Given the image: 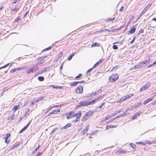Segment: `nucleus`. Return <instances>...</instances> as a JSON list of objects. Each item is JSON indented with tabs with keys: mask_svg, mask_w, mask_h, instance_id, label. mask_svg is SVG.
<instances>
[{
	"mask_svg": "<svg viewBox=\"0 0 156 156\" xmlns=\"http://www.w3.org/2000/svg\"><path fill=\"white\" fill-rule=\"evenodd\" d=\"M93 112L92 111H89L87 112L85 114L83 115L82 120L85 121L90 116L93 114Z\"/></svg>",
	"mask_w": 156,
	"mask_h": 156,
	"instance_id": "obj_1",
	"label": "nucleus"
},
{
	"mask_svg": "<svg viewBox=\"0 0 156 156\" xmlns=\"http://www.w3.org/2000/svg\"><path fill=\"white\" fill-rule=\"evenodd\" d=\"M119 78V76L117 74H113L109 78V80L111 82H113Z\"/></svg>",
	"mask_w": 156,
	"mask_h": 156,
	"instance_id": "obj_2",
	"label": "nucleus"
},
{
	"mask_svg": "<svg viewBox=\"0 0 156 156\" xmlns=\"http://www.w3.org/2000/svg\"><path fill=\"white\" fill-rule=\"evenodd\" d=\"M133 110V107L131 108H129L127 109L126 111H124L123 112L124 113V114H120V115H118L117 116H116L115 118V119L119 118L120 117H122L123 116H125L126 115V113L128 111H132Z\"/></svg>",
	"mask_w": 156,
	"mask_h": 156,
	"instance_id": "obj_3",
	"label": "nucleus"
},
{
	"mask_svg": "<svg viewBox=\"0 0 156 156\" xmlns=\"http://www.w3.org/2000/svg\"><path fill=\"white\" fill-rule=\"evenodd\" d=\"M83 89L82 86H79L76 88V92L77 94H81L82 93Z\"/></svg>",
	"mask_w": 156,
	"mask_h": 156,
	"instance_id": "obj_4",
	"label": "nucleus"
},
{
	"mask_svg": "<svg viewBox=\"0 0 156 156\" xmlns=\"http://www.w3.org/2000/svg\"><path fill=\"white\" fill-rule=\"evenodd\" d=\"M150 60V59H149L148 60H147L144 61L142 62H140L138 64V66L139 67H142L143 66H145V65L148 63H149V61Z\"/></svg>",
	"mask_w": 156,
	"mask_h": 156,
	"instance_id": "obj_5",
	"label": "nucleus"
},
{
	"mask_svg": "<svg viewBox=\"0 0 156 156\" xmlns=\"http://www.w3.org/2000/svg\"><path fill=\"white\" fill-rule=\"evenodd\" d=\"M133 95V94H130L129 95H127L126 96L123 97L121 99V101H125L127 98H129Z\"/></svg>",
	"mask_w": 156,
	"mask_h": 156,
	"instance_id": "obj_6",
	"label": "nucleus"
},
{
	"mask_svg": "<svg viewBox=\"0 0 156 156\" xmlns=\"http://www.w3.org/2000/svg\"><path fill=\"white\" fill-rule=\"evenodd\" d=\"M10 134L9 133L6 134L4 137L5 141V142L7 144H9L10 142V140L8 139L9 138L10 136Z\"/></svg>",
	"mask_w": 156,
	"mask_h": 156,
	"instance_id": "obj_7",
	"label": "nucleus"
},
{
	"mask_svg": "<svg viewBox=\"0 0 156 156\" xmlns=\"http://www.w3.org/2000/svg\"><path fill=\"white\" fill-rule=\"evenodd\" d=\"M150 86V84H146L144 85L141 88V89L140 90V92L142 91V90H144L147 89Z\"/></svg>",
	"mask_w": 156,
	"mask_h": 156,
	"instance_id": "obj_8",
	"label": "nucleus"
},
{
	"mask_svg": "<svg viewBox=\"0 0 156 156\" xmlns=\"http://www.w3.org/2000/svg\"><path fill=\"white\" fill-rule=\"evenodd\" d=\"M135 25L133 27L130 29V30H129L128 34H133L135 32L136 29V27H135Z\"/></svg>",
	"mask_w": 156,
	"mask_h": 156,
	"instance_id": "obj_9",
	"label": "nucleus"
},
{
	"mask_svg": "<svg viewBox=\"0 0 156 156\" xmlns=\"http://www.w3.org/2000/svg\"><path fill=\"white\" fill-rule=\"evenodd\" d=\"M43 63V62H40L39 63H37L36 66H34V67H33L32 68V69H33V70L34 71V72H35L36 71H37L38 69V67H37V66H38L40 64H42Z\"/></svg>",
	"mask_w": 156,
	"mask_h": 156,
	"instance_id": "obj_10",
	"label": "nucleus"
},
{
	"mask_svg": "<svg viewBox=\"0 0 156 156\" xmlns=\"http://www.w3.org/2000/svg\"><path fill=\"white\" fill-rule=\"evenodd\" d=\"M79 106H85L88 105V103L86 102L85 101H83L80 102L79 103Z\"/></svg>",
	"mask_w": 156,
	"mask_h": 156,
	"instance_id": "obj_11",
	"label": "nucleus"
},
{
	"mask_svg": "<svg viewBox=\"0 0 156 156\" xmlns=\"http://www.w3.org/2000/svg\"><path fill=\"white\" fill-rule=\"evenodd\" d=\"M23 69V68H15L14 69H12L10 70V72L11 73H14L15 72L18 71V70H19V69Z\"/></svg>",
	"mask_w": 156,
	"mask_h": 156,
	"instance_id": "obj_12",
	"label": "nucleus"
},
{
	"mask_svg": "<svg viewBox=\"0 0 156 156\" xmlns=\"http://www.w3.org/2000/svg\"><path fill=\"white\" fill-rule=\"evenodd\" d=\"M147 10V9H146V8L145 9H144L143 10V11L139 15L137 19H139L140 17L142 16L146 12Z\"/></svg>",
	"mask_w": 156,
	"mask_h": 156,
	"instance_id": "obj_13",
	"label": "nucleus"
},
{
	"mask_svg": "<svg viewBox=\"0 0 156 156\" xmlns=\"http://www.w3.org/2000/svg\"><path fill=\"white\" fill-rule=\"evenodd\" d=\"M20 109V107L19 105H15L12 108L13 111L15 112L17 109Z\"/></svg>",
	"mask_w": 156,
	"mask_h": 156,
	"instance_id": "obj_14",
	"label": "nucleus"
},
{
	"mask_svg": "<svg viewBox=\"0 0 156 156\" xmlns=\"http://www.w3.org/2000/svg\"><path fill=\"white\" fill-rule=\"evenodd\" d=\"M96 101H97V100H96V98H95L93 100L90 102H87L88 105H89L91 104H94Z\"/></svg>",
	"mask_w": 156,
	"mask_h": 156,
	"instance_id": "obj_15",
	"label": "nucleus"
},
{
	"mask_svg": "<svg viewBox=\"0 0 156 156\" xmlns=\"http://www.w3.org/2000/svg\"><path fill=\"white\" fill-rule=\"evenodd\" d=\"M152 100V99L149 98L146 100L144 103V104L145 105L147 104L150 101H151Z\"/></svg>",
	"mask_w": 156,
	"mask_h": 156,
	"instance_id": "obj_16",
	"label": "nucleus"
},
{
	"mask_svg": "<svg viewBox=\"0 0 156 156\" xmlns=\"http://www.w3.org/2000/svg\"><path fill=\"white\" fill-rule=\"evenodd\" d=\"M71 125V123H68L65 126H64L62 127V129H66L68 128V127H70Z\"/></svg>",
	"mask_w": 156,
	"mask_h": 156,
	"instance_id": "obj_17",
	"label": "nucleus"
},
{
	"mask_svg": "<svg viewBox=\"0 0 156 156\" xmlns=\"http://www.w3.org/2000/svg\"><path fill=\"white\" fill-rule=\"evenodd\" d=\"M78 83H79V82H74L71 83L70 85L72 86H76Z\"/></svg>",
	"mask_w": 156,
	"mask_h": 156,
	"instance_id": "obj_18",
	"label": "nucleus"
},
{
	"mask_svg": "<svg viewBox=\"0 0 156 156\" xmlns=\"http://www.w3.org/2000/svg\"><path fill=\"white\" fill-rule=\"evenodd\" d=\"M76 52L74 53L72 55H71L67 58V60L69 61L71 60L72 58V57L75 54Z\"/></svg>",
	"mask_w": 156,
	"mask_h": 156,
	"instance_id": "obj_19",
	"label": "nucleus"
},
{
	"mask_svg": "<svg viewBox=\"0 0 156 156\" xmlns=\"http://www.w3.org/2000/svg\"><path fill=\"white\" fill-rule=\"evenodd\" d=\"M38 79L40 81H42L44 80V78L43 76H39L38 77Z\"/></svg>",
	"mask_w": 156,
	"mask_h": 156,
	"instance_id": "obj_20",
	"label": "nucleus"
},
{
	"mask_svg": "<svg viewBox=\"0 0 156 156\" xmlns=\"http://www.w3.org/2000/svg\"><path fill=\"white\" fill-rule=\"evenodd\" d=\"M89 128V125H87L85 129L83 130V132L84 133H85L87 132V131Z\"/></svg>",
	"mask_w": 156,
	"mask_h": 156,
	"instance_id": "obj_21",
	"label": "nucleus"
},
{
	"mask_svg": "<svg viewBox=\"0 0 156 156\" xmlns=\"http://www.w3.org/2000/svg\"><path fill=\"white\" fill-rule=\"evenodd\" d=\"M69 114H70L72 118H73L76 115V113H74L73 112H70Z\"/></svg>",
	"mask_w": 156,
	"mask_h": 156,
	"instance_id": "obj_22",
	"label": "nucleus"
},
{
	"mask_svg": "<svg viewBox=\"0 0 156 156\" xmlns=\"http://www.w3.org/2000/svg\"><path fill=\"white\" fill-rule=\"evenodd\" d=\"M99 46V44L97 43V42H95L94 43H93L92 44V45H91V47H92L94 46Z\"/></svg>",
	"mask_w": 156,
	"mask_h": 156,
	"instance_id": "obj_23",
	"label": "nucleus"
},
{
	"mask_svg": "<svg viewBox=\"0 0 156 156\" xmlns=\"http://www.w3.org/2000/svg\"><path fill=\"white\" fill-rule=\"evenodd\" d=\"M101 91H102V90L101 89H100L98 90L96 92H95L94 93V94H91V95H95L97 94H98V93H100V92H101Z\"/></svg>",
	"mask_w": 156,
	"mask_h": 156,
	"instance_id": "obj_24",
	"label": "nucleus"
},
{
	"mask_svg": "<svg viewBox=\"0 0 156 156\" xmlns=\"http://www.w3.org/2000/svg\"><path fill=\"white\" fill-rule=\"evenodd\" d=\"M30 124V121L27 124V125L25 127H24L23 129V130H25L29 126Z\"/></svg>",
	"mask_w": 156,
	"mask_h": 156,
	"instance_id": "obj_25",
	"label": "nucleus"
},
{
	"mask_svg": "<svg viewBox=\"0 0 156 156\" xmlns=\"http://www.w3.org/2000/svg\"><path fill=\"white\" fill-rule=\"evenodd\" d=\"M30 124V121L27 124V125L25 127H24L23 129V130H25L29 126Z\"/></svg>",
	"mask_w": 156,
	"mask_h": 156,
	"instance_id": "obj_26",
	"label": "nucleus"
},
{
	"mask_svg": "<svg viewBox=\"0 0 156 156\" xmlns=\"http://www.w3.org/2000/svg\"><path fill=\"white\" fill-rule=\"evenodd\" d=\"M50 86L51 87H53V88H56V89H58V88L61 89L62 88L61 87H60V86H54L53 85H51Z\"/></svg>",
	"mask_w": 156,
	"mask_h": 156,
	"instance_id": "obj_27",
	"label": "nucleus"
},
{
	"mask_svg": "<svg viewBox=\"0 0 156 156\" xmlns=\"http://www.w3.org/2000/svg\"><path fill=\"white\" fill-rule=\"evenodd\" d=\"M81 115V112H78L76 114V117L79 118V119L80 117V116Z\"/></svg>",
	"mask_w": 156,
	"mask_h": 156,
	"instance_id": "obj_28",
	"label": "nucleus"
},
{
	"mask_svg": "<svg viewBox=\"0 0 156 156\" xmlns=\"http://www.w3.org/2000/svg\"><path fill=\"white\" fill-rule=\"evenodd\" d=\"M34 72V71L33 70V69H32V68H31V69H28L27 71V73L28 74H29L30 73H33Z\"/></svg>",
	"mask_w": 156,
	"mask_h": 156,
	"instance_id": "obj_29",
	"label": "nucleus"
},
{
	"mask_svg": "<svg viewBox=\"0 0 156 156\" xmlns=\"http://www.w3.org/2000/svg\"><path fill=\"white\" fill-rule=\"evenodd\" d=\"M19 9L17 8H15L14 9H12L11 10V12H16Z\"/></svg>",
	"mask_w": 156,
	"mask_h": 156,
	"instance_id": "obj_30",
	"label": "nucleus"
},
{
	"mask_svg": "<svg viewBox=\"0 0 156 156\" xmlns=\"http://www.w3.org/2000/svg\"><path fill=\"white\" fill-rule=\"evenodd\" d=\"M10 64V63H9L8 64H6V65H5V66H3L2 67L0 68V69L4 68L6 67H7Z\"/></svg>",
	"mask_w": 156,
	"mask_h": 156,
	"instance_id": "obj_31",
	"label": "nucleus"
},
{
	"mask_svg": "<svg viewBox=\"0 0 156 156\" xmlns=\"http://www.w3.org/2000/svg\"><path fill=\"white\" fill-rule=\"evenodd\" d=\"M56 113V111H55V110H54L52 111L49 114H48V115H50L51 114H55Z\"/></svg>",
	"mask_w": 156,
	"mask_h": 156,
	"instance_id": "obj_32",
	"label": "nucleus"
},
{
	"mask_svg": "<svg viewBox=\"0 0 156 156\" xmlns=\"http://www.w3.org/2000/svg\"><path fill=\"white\" fill-rule=\"evenodd\" d=\"M156 64V61H155L153 63V64H151V65H148L147 66V67L148 68H149L150 67H151V66H153V65H155V64Z\"/></svg>",
	"mask_w": 156,
	"mask_h": 156,
	"instance_id": "obj_33",
	"label": "nucleus"
},
{
	"mask_svg": "<svg viewBox=\"0 0 156 156\" xmlns=\"http://www.w3.org/2000/svg\"><path fill=\"white\" fill-rule=\"evenodd\" d=\"M58 130V128H56L55 129H54L51 131V133H50L51 134H52L53 133H54L56 130Z\"/></svg>",
	"mask_w": 156,
	"mask_h": 156,
	"instance_id": "obj_34",
	"label": "nucleus"
},
{
	"mask_svg": "<svg viewBox=\"0 0 156 156\" xmlns=\"http://www.w3.org/2000/svg\"><path fill=\"white\" fill-rule=\"evenodd\" d=\"M104 96V95H103V96H101L98 97H97V98H96V100H99L100 99H101L103 98Z\"/></svg>",
	"mask_w": 156,
	"mask_h": 156,
	"instance_id": "obj_35",
	"label": "nucleus"
},
{
	"mask_svg": "<svg viewBox=\"0 0 156 156\" xmlns=\"http://www.w3.org/2000/svg\"><path fill=\"white\" fill-rule=\"evenodd\" d=\"M52 46H49V47L43 50V51H45L49 50L51 48Z\"/></svg>",
	"mask_w": 156,
	"mask_h": 156,
	"instance_id": "obj_36",
	"label": "nucleus"
},
{
	"mask_svg": "<svg viewBox=\"0 0 156 156\" xmlns=\"http://www.w3.org/2000/svg\"><path fill=\"white\" fill-rule=\"evenodd\" d=\"M136 144H142V145H144V142H136Z\"/></svg>",
	"mask_w": 156,
	"mask_h": 156,
	"instance_id": "obj_37",
	"label": "nucleus"
},
{
	"mask_svg": "<svg viewBox=\"0 0 156 156\" xmlns=\"http://www.w3.org/2000/svg\"><path fill=\"white\" fill-rule=\"evenodd\" d=\"M82 75L80 73V74H79L78 76H76L75 77V79H77L81 77L82 76Z\"/></svg>",
	"mask_w": 156,
	"mask_h": 156,
	"instance_id": "obj_38",
	"label": "nucleus"
},
{
	"mask_svg": "<svg viewBox=\"0 0 156 156\" xmlns=\"http://www.w3.org/2000/svg\"><path fill=\"white\" fill-rule=\"evenodd\" d=\"M46 71V69L45 68L44 69V70H41L39 71V73L40 74L42 73H43Z\"/></svg>",
	"mask_w": 156,
	"mask_h": 156,
	"instance_id": "obj_39",
	"label": "nucleus"
},
{
	"mask_svg": "<svg viewBox=\"0 0 156 156\" xmlns=\"http://www.w3.org/2000/svg\"><path fill=\"white\" fill-rule=\"evenodd\" d=\"M113 48L114 49L116 50L118 49V47L116 45H114L113 46Z\"/></svg>",
	"mask_w": 156,
	"mask_h": 156,
	"instance_id": "obj_40",
	"label": "nucleus"
},
{
	"mask_svg": "<svg viewBox=\"0 0 156 156\" xmlns=\"http://www.w3.org/2000/svg\"><path fill=\"white\" fill-rule=\"evenodd\" d=\"M53 108V107L52 106L51 107H49L47 109V111L46 112H48L51 110L52 108Z\"/></svg>",
	"mask_w": 156,
	"mask_h": 156,
	"instance_id": "obj_41",
	"label": "nucleus"
},
{
	"mask_svg": "<svg viewBox=\"0 0 156 156\" xmlns=\"http://www.w3.org/2000/svg\"><path fill=\"white\" fill-rule=\"evenodd\" d=\"M66 118L67 119H69L70 118H72L70 114L69 113L66 116Z\"/></svg>",
	"mask_w": 156,
	"mask_h": 156,
	"instance_id": "obj_42",
	"label": "nucleus"
},
{
	"mask_svg": "<svg viewBox=\"0 0 156 156\" xmlns=\"http://www.w3.org/2000/svg\"><path fill=\"white\" fill-rule=\"evenodd\" d=\"M94 69V68H93V67L92 68H90V69H88V70H87V73H90V72L91 70L93 69Z\"/></svg>",
	"mask_w": 156,
	"mask_h": 156,
	"instance_id": "obj_43",
	"label": "nucleus"
},
{
	"mask_svg": "<svg viewBox=\"0 0 156 156\" xmlns=\"http://www.w3.org/2000/svg\"><path fill=\"white\" fill-rule=\"evenodd\" d=\"M141 104V103H138L137 104H136L134 105V108H136V107H138L139 105Z\"/></svg>",
	"mask_w": 156,
	"mask_h": 156,
	"instance_id": "obj_44",
	"label": "nucleus"
},
{
	"mask_svg": "<svg viewBox=\"0 0 156 156\" xmlns=\"http://www.w3.org/2000/svg\"><path fill=\"white\" fill-rule=\"evenodd\" d=\"M137 117V115L136 114V115H133L132 117V119H136Z\"/></svg>",
	"mask_w": 156,
	"mask_h": 156,
	"instance_id": "obj_45",
	"label": "nucleus"
},
{
	"mask_svg": "<svg viewBox=\"0 0 156 156\" xmlns=\"http://www.w3.org/2000/svg\"><path fill=\"white\" fill-rule=\"evenodd\" d=\"M99 64V63L98 62H97L93 66V68H95L96 67V66H97Z\"/></svg>",
	"mask_w": 156,
	"mask_h": 156,
	"instance_id": "obj_46",
	"label": "nucleus"
},
{
	"mask_svg": "<svg viewBox=\"0 0 156 156\" xmlns=\"http://www.w3.org/2000/svg\"><path fill=\"white\" fill-rule=\"evenodd\" d=\"M18 1H19V0H14L12 2V4H15Z\"/></svg>",
	"mask_w": 156,
	"mask_h": 156,
	"instance_id": "obj_47",
	"label": "nucleus"
},
{
	"mask_svg": "<svg viewBox=\"0 0 156 156\" xmlns=\"http://www.w3.org/2000/svg\"><path fill=\"white\" fill-rule=\"evenodd\" d=\"M109 126H110V128H115L117 126L116 125L113 126L112 125H109Z\"/></svg>",
	"mask_w": 156,
	"mask_h": 156,
	"instance_id": "obj_48",
	"label": "nucleus"
},
{
	"mask_svg": "<svg viewBox=\"0 0 156 156\" xmlns=\"http://www.w3.org/2000/svg\"><path fill=\"white\" fill-rule=\"evenodd\" d=\"M62 52H60L58 55V57L59 58H60L62 57Z\"/></svg>",
	"mask_w": 156,
	"mask_h": 156,
	"instance_id": "obj_49",
	"label": "nucleus"
},
{
	"mask_svg": "<svg viewBox=\"0 0 156 156\" xmlns=\"http://www.w3.org/2000/svg\"><path fill=\"white\" fill-rule=\"evenodd\" d=\"M20 20V18H18L17 19H16L15 20V22H18Z\"/></svg>",
	"mask_w": 156,
	"mask_h": 156,
	"instance_id": "obj_50",
	"label": "nucleus"
},
{
	"mask_svg": "<svg viewBox=\"0 0 156 156\" xmlns=\"http://www.w3.org/2000/svg\"><path fill=\"white\" fill-rule=\"evenodd\" d=\"M116 113H115L114 114H112L111 115H110L109 116V118H112L113 116H114V115H116Z\"/></svg>",
	"mask_w": 156,
	"mask_h": 156,
	"instance_id": "obj_51",
	"label": "nucleus"
},
{
	"mask_svg": "<svg viewBox=\"0 0 156 156\" xmlns=\"http://www.w3.org/2000/svg\"><path fill=\"white\" fill-rule=\"evenodd\" d=\"M105 104V103L104 102L100 106L98 107V108H101L102 107L103 105H104Z\"/></svg>",
	"mask_w": 156,
	"mask_h": 156,
	"instance_id": "obj_52",
	"label": "nucleus"
},
{
	"mask_svg": "<svg viewBox=\"0 0 156 156\" xmlns=\"http://www.w3.org/2000/svg\"><path fill=\"white\" fill-rule=\"evenodd\" d=\"M130 145L133 148H134L135 147V145L133 144H131Z\"/></svg>",
	"mask_w": 156,
	"mask_h": 156,
	"instance_id": "obj_53",
	"label": "nucleus"
},
{
	"mask_svg": "<svg viewBox=\"0 0 156 156\" xmlns=\"http://www.w3.org/2000/svg\"><path fill=\"white\" fill-rule=\"evenodd\" d=\"M60 109H55V111H56V113H57V112H60Z\"/></svg>",
	"mask_w": 156,
	"mask_h": 156,
	"instance_id": "obj_54",
	"label": "nucleus"
},
{
	"mask_svg": "<svg viewBox=\"0 0 156 156\" xmlns=\"http://www.w3.org/2000/svg\"><path fill=\"white\" fill-rule=\"evenodd\" d=\"M47 56H42V57H40L39 58H38L37 59H39V58H44H44H47Z\"/></svg>",
	"mask_w": 156,
	"mask_h": 156,
	"instance_id": "obj_55",
	"label": "nucleus"
},
{
	"mask_svg": "<svg viewBox=\"0 0 156 156\" xmlns=\"http://www.w3.org/2000/svg\"><path fill=\"white\" fill-rule=\"evenodd\" d=\"M135 40V37H133V40L131 41H130V43L131 44H132L133 43L134 40Z\"/></svg>",
	"mask_w": 156,
	"mask_h": 156,
	"instance_id": "obj_56",
	"label": "nucleus"
},
{
	"mask_svg": "<svg viewBox=\"0 0 156 156\" xmlns=\"http://www.w3.org/2000/svg\"><path fill=\"white\" fill-rule=\"evenodd\" d=\"M141 114V112H139L137 113L136 114L137 115V116H139L140 115V114Z\"/></svg>",
	"mask_w": 156,
	"mask_h": 156,
	"instance_id": "obj_57",
	"label": "nucleus"
},
{
	"mask_svg": "<svg viewBox=\"0 0 156 156\" xmlns=\"http://www.w3.org/2000/svg\"><path fill=\"white\" fill-rule=\"evenodd\" d=\"M85 82L84 80H81V81L78 82H79V83H84Z\"/></svg>",
	"mask_w": 156,
	"mask_h": 156,
	"instance_id": "obj_58",
	"label": "nucleus"
},
{
	"mask_svg": "<svg viewBox=\"0 0 156 156\" xmlns=\"http://www.w3.org/2000/svg\"><path fill=\"white\" fill-rule=\"evenodd\" d=\"M40 147V145H39L36 148L34 151V152L38 150V148H39V147Z\"/></svg>",
	"mask_w": 156,
	"mask_h": 156,
	"instance_id": "obj_59",
	"label": "nucleus"
},
{
	"mask_svg": "<svg viewBox=\"0 0 156 156\" xmlns=\"http://www.w3.org/2000/svg\"><path fill=\"white\" fill-rule=\"evenodd\" d=\"M134 67V69H137V68H140L138 66V64H137L136 65V66H135Z\"/></svg>",
	"mask_w": 156,
	"mask_h": 156,
	"instance_id": "obj_60",
	"label": "nucleus"
},
{
	"mask_svg": "<svg viewBox=\"0 0 156 156\" xmlns=\"http://www.w3.org/2000/svg\"><path fill=\"white\" fill-rule=\"evenodd\" d=\"M79 118H77L76 117V119L75 120H74V121H75V122H77L79 120Z\"/></svg>",
	"mask_w": 156,
	"mask_h": 156,
	"instance_id": "obj_61",
	"label": "nucleus"
},
{
	"mask_svg": "<svg viewBox=\"0 0 156 156\" xmlns=\"http://www.w3.org/2000/svg\"><path fill=\"white\" fill-rule=\"evenodd\" d=\"M144 32V31L143 30H141L138 33V34H140L141 33H142Z\"/></svg>",
	"mask_w": 156,
	"mask_h": 156,
	"instance_id": "obj_62",
	"label": "nucleus"
},
{
	"mask_svg": "<svg viewBox=\"0 0 156 156\" xmlns=\"http://www.w3.org/2000/svg\"><path fill=\"white\" fill-rule=\"evenodd\" d=\"M42 154V153H38L37 155H36L35 156H40Z\"/></svg>",
	"mask_w": 156,
	"mask_h": 156,
	"instance_id": "obj_63",
	"label": "nucleus"
},
{
	"mask_svg": "<svg viewBox=\"0 0 156 156\" xmlns=\"http://www.w3.org/2000/svg\"><path fill=\"white\" fill-rule=\"evenodd\" d=\"M123 7L122 6L121 8L119 9V11L121 12L123 10Z\"/></svg>",
	"mask_w": 156,
	"mask_h": 156,
	"instance_id": "obj_64",
	"label": "nucleus"
}]
</instances>
